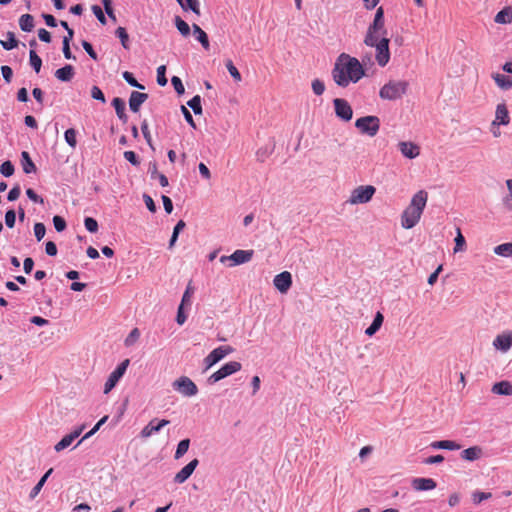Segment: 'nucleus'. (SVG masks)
I'll list each match as a JSON object with an SVG mask.
<instances>
[{
  "label": "nucleus",
  "instance_id": "nucleus-1",
  "mask_svg": "<svg viewBox=\"0 0 512 512\" xmlns=\"http://www.w3.org/2000/svg\"><path fill=\"white\" fill-rule=\"evenodd\" d=\"M332 76L337 85L347 87L350 82L356 83L364 76V69L358 59L342 53L335 62Z\"/></svg>",
  "mask_w": 512,
  "mask_h": 512
},
{
  "label": "nucleus",
  "instance_id": "nucleus-2",
  "mask_svg": "<svg viewBox=\"0 0 512 512\" xmlns=\"http://www.w3.org/2000/svg\"><path fill=\"white\" fill-rule=\"evenodd\" d=\"M427 199L428 194L424 190L413 195L410 204L401 215V225L404 229H411L417 225L426 207Z\"/></svg>",
  "mask_w": 512,
  "mask_h": 512
},
{
  "label": "nucleus",
  "instance_id": "nucleus-3",
  "mask_svg": "<svg viewBox=\"0 0 512 512\" xmlns=\"http://www.w3.org/2000/svg\"><path fill=\"white\" fill-rule=\"evenodd\" d=\"M386 35L387 30L385 28L384 22V9L383 7H379L376 10L373 22L369 25L367 29V33L364 38V43L373 44L375 38L386 37Z\"/></svg>",
  "mask_w": 512,
  "mask_h": 512
},
{
  "label": "nucleus",
  "instance_id": "nucleus-4",
  "mask_svg": "<svg viewBox=\"0 0 512 512\" xmlns=\"http://www.w3.org/2000/svg\"><path fill=\"white\" fill-rule=\"evenodd\" d=\"M407 86L406 81H389L380 89L379 96L385 100L399 99L406 93Z\"/></svg>",
  "mask_w": 512,
  "mask_h": 512
},
{
  "label": "nucleus",
  "instance_id": "nucleus-5",
  "mask_svg": "<svg viewBox=\"0 0 512 512\" xmlns=\"http://www.w3.org/2000/svg\"><path fill=\"white\" fill-rule=\"evenodd\" d=\"M376 192V188L372 185H361L354 188L347 200L350 205L366 204L371 201Z\"/></svg>",
  "mask_w": 512,
  "mask_h": 512
},
{
  "label": "nucleus",
  "instance_id": "nucleus-6",
  "mask_svg": "<svg viewBox=\"0 0 512 512\" xmlns=\"http://www.w3.org/2000/svg\"><path fill=\"white\" fill-rule=\"evenodd\" d=\"M355 127L359 129L362 134L373 137L380 129V120L377 116H364L356 120Z\"/></svg>",
  "mask_w": 512,
  "mask_h": 512
},
{
  "label": "nucleus",
  "instance_id": "nucleus-7",
  "mask_svg": "<svg viewBox=\"0 0 512 512\" xmlns=\"http://www.w3.org/2000/svg\"><path fill=\"white\" fill-rule=\"evenodd\" d=\"M376 49V61L379 66L384 67L390 60L389 39L387 37L375 38L373 44H366Z\"/></svg>",
  "mask_w": 512,
  "mask_h": 512
},
{
  "label": "nucleus",
  "instance_id": "nucleus-8",
  "mask_svg": "<svg viewBox=\"0 0 512 512\" xmlns=\"http://www.w3.org/2000/svg\"><path fill=\"white\" fill-rule=\"evenodd\" d=\"M242 368V365L240 362L238 361H230L226 364H224L220 369H218L216 372H214L213 374H211L208 379H207V382L209 384H215L216 382L240 371Z\"/></svg>",
  "mask_w": 512,
  "mask_h": 512
},
{
  "label": "nucleus",
  "instance_id": "nucleus-9",
  "mask_svg": "<svg viewBox=\"0 0 512 512\" xmlns=\"http://www.w3.org/2000/svg\"><path fill=\"white\" fill-rule=\"evenodd\" d=\"M233 352L234 348L229 345H223L215 348L203 360L205 370L210 369L212 366H214L223 358L232 354Z\"/></svg>",
  "mask_w": 512,
  "mask_h": 512
},
{
  "label": "nucleus",
  "instance_id": "nucleus-10",
  "mask_svg": "<svg viewBox=\"0 0 512 512\" xmlns=\"http://www.w3.org/2000/svg\"><path fill=\"white\" fill-rule=\"evenodd\" d=\"M175 391L184 397H193L198 393L196 384L187 376H181L172 383Z\"/></svg>",
  "mask_w": 512,
  "mask_h": 512
},
{
  "label": "nucleus",
  "instance_id": "nucleus-11",
  "mask_svg": "<svg viewBox=\"0 0 512 512\" xmlns=\"http://www.w3.org/2000/svg\"><path fill=\"white\" fill-rule=\"evenodd\" d=\"M129 359H125L123 362H121L116 369L109 375L107 381L104 384V393H109L118 383V381L123 377L125 374L128 366H129Z\"/></svg>",
  "mask_w": 512,
  "mask_h": 512
},
{
  "label": "nucleus",
  "instance_id": "nucleus-12",
  "mask_svg": "<svg viewBox=\"0 0 512 512\" xmlns=\"http://www.w3.org/2000/svg\"><path fill=\"white\" fill-rule=\"evenodd\" d=\"M254 251L253 250H235L231 255L229 256H221L220 262L226 263L227 261H230V266H236L241 265L244 263L249 262L253 257Z\"/></svg>",
  "mask_w": 512,
  "mask_h": 512
},
{
  "label": "nucleus",
  "instance_id": "nucleus-13",
  "mask_svg": "<svg viewBox=\"0 0 512 512\" xmlns=\"http://www.w3.org/2000/svg\"><path fill=\"white\" fill-rule=\"evenodd\" d=\"M335 114L341 120L348 122L352 119L353 110L347 100L336 98L333 100Z\"/></svg>",
  "mask_w": 512,
  "mask_h": 512
},
{
  "label": "nucleus",
  "instance_id": "nucleus-14",
  "mask_svg": "<svg viewBox=\"0 0 512 512\" xmlns=\"http://www.w3.org/2000/svg\"><path fill=\"white\" fill-rule=\"evenodd\" d=\"M85 428V424H81L80 426L76 427L72 432L65 435L58 443L55 444L54 450L56 452H61L68 448L72 442L82 434Z\"/></svg>",
  "mask_w": 512,
  "mask_h": 512
},
{
  "label": "nucleus",
  "instance_id": "nucleus-15",
  "mask_svg": "<svg viewBox=\"0 0 512 512\" xmlns=\"http://www.w3.org/2000/svg\"><path fill=\"white\" fill-rule=\"evenodd\" d=\"M273 284L281 293H286L292 285V276L288 271L277 274L273 279Z\"/></svg>",
  "mask_w": 512,
  "mask_h": 512
},
{
  "label": "nucleus",
  "instance_id": "nucleus-16",
  "mask_svg": "<svg viewBox=\"0 0 512 512\" xmlns=\"http://www.w3.org/2000/svg\"><path fill=\"white\" fill-rule=\"evenodd\" d=\"M398 148L401 154L408 159H414L418 157L420 154V147L417 144L410 141L399 142Z\"/></svg>",
  "mask_w": 512,
  "mask_h": 512
},
{
  "label": "nucleus",
  "instance_id": "nucleus-17",
  "mask_svg": "<svg viewBox=\"0 0 512 512\" xmlns=\"http://www.w3.org/2000/svg\"><path fill=\"white\" fill-rule=\"evenodd\" d=\"M198 464V459L190 461L175 475L174 482L178 484L184 483L192 475Z\"/></svg>",
  "mask_w": 512,
  "mask_h": 512
},
{
  "label": "nucleus",
  "instance_id": "nucleus-18",
  "mask_svg": "<svg viewBox=\"0 0 512 512\" xmlns=\"http://www.w3.org/2000/svg\"><path fill=\"white\" fill-rule=\"evenodd\" d=\"M156 419L151 420L140 432L141 437L149 438L169 424V420L162 419L155 424Z\"/></svg>",
  "mask_w": 512,
  "mask_h": 512
},
{
  "label": "nucleus",
  "instance_id": "nucleus-19",
  "mask_svg": "<svg viewBox=\"0 0 512 512\" xmlns=\"http://www.w3.org/2000/svg\"><path fill=\"white\" fill-rule=\"evenodd\" d=\"M148 99V94L133 91L129 98V108L132 112L137 113L141 105Z\"/></svg>",
  "mask_w": 512,
  "mask_h": 512
},
{
  "label": "nucleus",
  "instance_id": "nucleus-20",
  "mask_svg": "<svg viewBox=\"0 0 512 512\" xmlns=\"http://www.w3.org/2000/svg\"><path fill=\"white\" fill-rule=\"evenodd\" d=\"M437 484L432 478H414L412 480V487L416 491H428L436 488Z\"/></svg>",
  "mask_w": 512,
  "mask_h": 512
},
{
  "label": "nucleus",
  "instance_id": "nucleus-21",
  "mask_svg": "<svg viewBox=\"0 0 512 512\" xmlns=\"http://www.w3.org/2000/svg\"><path fill=\"white\" fill-rule=\"evenodd\" d=\"M493 346L503 352L508 351L512 347V334H500L494 341Z\"/></svg>",
  "mask_w": 512,
  "mask_h": 512
},
{
  "label": "nucleus",
  "instance_id": "nucleus-22",
  "mask_svg": "<svg viewBox=\"0 0 512 512\" xmlns=\"http://www.w3.org/2000/svg\"><path fill=\"white\" fill-rule=\"evenodd\" d=\"M509 114L505 104H498L495 113L493 125H507L509 123Z\"/></svg>",
  "mask_w": 512,
  "mask_h": 512
},
{
  "label": "nucleus",
  "instance_id": "nucleus-23",
  "mask_svg": "<svg viewBox=\"0 0 512 512\" xmlns=\"http://www.w3.org/2000/svg\"><path fill=\"white\" fill-rule=\"evenodd\" d=\"M483 455V450L479 446L469 447L461 452V458L466 461H476Z\"/></svg>",
  "mask_w": 512,
  "mask_h": 512
},
{
  "label": "nucleus",
  "instance_id": "nucleus-24",
  "mask_svg": "<svg viewBox=\"0 0 512 512\" xmlns=\"http://www.w3.org/2000/svg\"><path fill=\"white\" fill-rule=\"evenodd\" d=\"M75 74L74 68L71 65H65L59 68L55 72V77L63 82H69Z\"/></svg>",
  "mask_w": 512,
  "mask_h": 512
},
{
  "label": "nucleus",
  "instance_id": "nucleus-25",
  "mask_svg": "<svg viewBox=\"0 0 512 512\" xmlns=\"http://www.w3.org/2000/svg\"><path fill=\"white\" fill-rule=\"evenodd\" d=\"M112 106L114 107L118 118L124 123L127 122L128 117L125 113V101L119 97H116L112 100Z\"/></svg>",
  "mask_w": 512,
  "mask_h": 512
},
{
  "label": "nucleus",
  "instance_id": "nucleus-26",
  "mask_svg": "<svg viewBox=\"0 0 512 512\" xmlns=\"http://www.w3.org/2000/svg\"><path fill=\"white\" fill-rule=\"evenodd\" d=\"M433 449L459 450L461 445L451 440L434 441L430 444Z\"/></svg>",
  "mask_w": 512,
  "mask_h": 512
},
{
  "label": "nucleus",
  "instance_id": "nucleus-27",
  "mask_svg": "<svg viewBox=\"0 0 512 512\" xmlns=\"http://www.w3.org/2000/svg\"><path fill=\"white\" fill-rule=\"evenodd\" d=\"M384 316L381 312H377L371 325L365 330L367 336H373L382 326Z\"/></svg>",
  "mask_w": 512,
  "mask_h": 512
},
{
  "label": "nucleus",
  "instance_id": "nucleus-28",
  "mask_svg": "<svg viewBox=\"0 0 512 512\" xmlns=\"http://www.w3.org/2000/svg\"><path fill=\"white\" fill-rule=\"evenodd\" d=\"M494 21L498 24H509L512 22V8L511 7H505L501 11H499Z\"/></svg>",
  "mask_w": 512,
  "mask_h": 512
},
{
  "label": "nucleus",
  "instance_id": "nucleus-29",
  "mask_svg": "<svg viewBox=\"0 0 512 512\" xmlns=\"http://www.w3.org/2000/svg\"><path fill=\"white\" fill-rule=\"evenodd\" d=\"M492 392L498 395H512V385L508 381H500L493 385Z\"/></svg>",
  "mask_w": 512,
  "mask_h": 512
},
{
  "label": "nucleus",
  "instance_id": "nucleus-30",
  "mask_svg": "<svg viewBox=\"0 0 512 512\" xmlns=\"http://www.w3.org/2000/svg\"><path fill=\"white\" fill-rule=\"evenodd\" d=\"M194 35L196 36V39L201 43L202 47L205 50H208L210 47L209 39L204 30L200 28L197 24H193L192 26Z\"/></svg>",
  "mask_w": 512,
  "mask_h": 512
},
{
  "label": "nucleus",
  "instance_id": "nucleus-31",
  "mask_svg": "<svg viewBox=\"0 0 512 512\" xmlns=\"http://www.w3.org/2000/svg\"><path fill=\"white\" fill-rule=\"evenodd\" d=\"M21 157H22V167H23L24 173L30 174V173L35 172L36 166H35L34 162L32 161L29 153L27 151H23L21 153Z\"/></svg>",
  "mask_w": 512,
  "mask_h": 512
},
{
  "label": "nucleus",
  "instance_id": "nucleus-32",
  "mask_svg": "<svg viewBox=\"0 0 512 512\" xmlns=\"http://www.w3.org/2000/svg\"><path fill=\"white\" fill-rule=\"evenodd\" d=\"M19 26L24 32H31L34 28V18L30 14H23L19 19Z\"/></svg>",
  "mask_w": 512,
  "mask_h": 512
},
{
  "label": "nucleus",
  "instance_id": "nucleus-33",
  "mask_svg": "<svg viewBox=\"0 0 512 512\" xmlns=\"http://www.w3.org/2000/svg\"><path fill=\"white\" fill-rule=\"evenodd\" d=\"M493 79L496 84L504 90H509L512 87V78L503 74H494Z\"/></svg>",
  "mask_w": 512,
  "mask_h": 512
},
{
  "label": "nucleus",
  "instance_id": "nucleus-34",
  "mask_svg": "<svg viewBox=\"0 0 512 512\" xmlns=\"http://www.w3.org/2000/svg\"><path fill=\"white\" fill-rule=\"evenodd\" d=\"M455 246L453 249L454 253L463 252L466 249V240L463 236L461 229L459 227L456 228V237L454 239Z\"/></svg>",
  "mask_w": 512,
  "mask_h": 512
},
{
  "label": "nucleus",
  "instance_id": "nucleus-35",
  "mask_svg": "<svg viewBox=\"0 0 512 512\" xmlns=\"http://www.w3.org/2000/svg\"><path fill=\"white\" fill-rule=\"evenodd\" d=\"M494 253L501 257H511L512 256V242L500 244L493 249Z\"/></svg>",
  "mask_w": 512,
  "mask_h": 512
},
{
  "label": "nucleus",
  "instance_id": "nucleus-36",
  "mask_svg": "<svg viewBox=\"0 0 512 512\" xmlns=\"http://www.w3.org/2000/svg\"><path fill=\"white\" fill-rule=\"evenodd\" d=\"M108 420V416H104L102 417L96 424L95 426L90 430L88 431L78 442L77 444L74 446V448H77L83 441L89 439L90 437H92L100 428L101 426L106 423V421Z\"/></svg>",
  "mask_w": 512,
  "mask_h": 512
},
{
  "label": "nucleus",
  "instance_id": "nucleus-37",
  "mask_svg": "<svg viewBox=\"0 0 512 512\" xmlns=\"http://www.w3.org/2000/svg\"><path fill=\"white\" fill-rule=\"evenodd\" d=\"M0 44L3 47V49H5V50H12L15 47H17L18 41L16 40L15 35H14L13 32H8L7 33V40L6 41L1 40Z\"/></svg>",
  "mask_w": 512,
  "mask_h": 512
},
{
  "label": "nucleus",
  "instance_id": "nucleus-38",
  "mask_svg": "<svg viewBox=\"0 0 512 512\" xmlns=\"http://www.w3.org/2000/svg\"><path fill=\"white\" fill-rule=\"evenodd\" d=\"M189 446H190V440L189 439L181 440L178 443L177 449L175 451V455H174L175 459H180L181 457H183L184 454L188 451Z\"/></svg>",
  "mask_w": 512,
  "mask_h": 512
},
{
  "label": "nucleus",
  "instance_id": "nucleus-39",
  "mask_svg": "<svg viewBox=\"0 0 512 512\" xmlns=\"http://www.w3.org/2000/svg\"><path fill=\"white\" fill-rule=\"evenodd\" d=\"M174 21L181 35L188 36L190 34V26L180 16H176Z\"/></svg>",
  "mask_w": 512,
  "mask_h": 512
},
{
  "label": "nucleus",
  "instance_id": "nucleus-40",
  "mask_svg": "<svg viewBox=\"0 0 512 512\" xmlns=\"http://www.w3.org/2000/svg\"><path fill=\"white\" fill-rule=\"evenodd\" d=\"M29 60H30V65L34 69V71L36 73H39L41 66H42V60L34 50H30Z\"/></svg>",
  "mask_w": 512,
  "mask_h": 512
},
{
  "label": "nucleus",
  "instance_id": "nucleus-41",
  "mask_svg": "<svg viewBox=\"0 0 512 512\" xmlns=\"http://www.w3.org/2000/svg\"><path fill=\"white\" fill-rule=\"evenodd\" d=\"M187 105L193 110V112L198 115L202 113V106H201V98L199 95H195L193 98H191Z\"/></svg>",
  "mask_w": 512,
  "mask_h": 512
},
{
  "label": "nucleus",
  "instance_id": "nucleus-42",
  "mask_svg": "<svg viewBox=\"0 0 512 512\" xmlns=\"http://www.w3.org/2000/svg\"><path fill=\"white\" fill-rule=\"evenodd\" d=\"M193 294H194V288L192 287L191 282H190L187 285V287H186V289H185V291L183 293L180 305H182V306H190L191 305V298H192Z\"/></svg>",
  "mask_w": 512,
  "mask_h": 512
},
{
  "label": "nucleus",
  "instance_id": "nucleus-43",
  "mask_svg": "<svg viewBox=\"0 0 512 512\" xmlns=\"http://www.w3.org/2000/svg\"><path fill=\"white\" fill-rule=\"evenodd\" d=\"M64 138H65L66 143L70 147H72V148L76 147L77 140H76V130L75 129H73V128L67 129L64 133Z\"/></svg>",
  "mask_w": 512,
  "mask_h": 512
},
{
  "label": "nucleus",
  "instance_id": "nucleus-44",
  "mask_svg": "<svg viewBox=\"0 0 512 512\" xmlns=\"http://www.w3.org/2000/svg\"><path fill=\"white\" fill-rule=\"evenodd\" d=\"M139 337H140L139 329L138 328L132 329L124 341L125 346L130 347V346L134 345L138 341Z\"/></svg>",
  "mask_w": 512,
  "mask_h": 512
},
{
  "label": "nucleus",
  "instance_id": "nucleus-45",
  "mask_svg": "<svg viewBox=\"0 0 512 512\" xmlns=\"http://www.w3.org/2000/svg\"><path fill=\"white\" fill-rule=\"evenodd\" d=\"M199 0H184L183 10H191L193 13L200 15Z\"/></svg>",
  "mask_w": 512,
  "mask_h": 512
},
{
  "label": "nucleus",
  "instance_id": "nucleus-46",
  "mask_svg": "<svg viewBox=\"0 0 512 512\" xmlns=\"http://www.w3.org/2000/svg\"><path fill=\"white\" fill-rule=\"evenodd\" d=\"M116 36L120 39L122 46L127 49L128 48V42H129V36L125 28L118 27L115 31Z\"/></svg>",
  "mask_w": 512,
  "mask_h": 512
},
{
  "label": "nucleus",
  "instance_id": "nucleus-47",
  "mask_svg": "<svg viewBox=\"0 0 512 512\" xmlns=\"http://www.w3.org/2000/svg\"><path fill=\"white\" fill-rule=\"evenodd\" d=\"M141 131H142V134H143L147 144L150 146V148L152 150H154V146H153V143H152V137H151V134H150V131H149L147 120H144L141 123Z\"/></svg>",
  "mask_w": 512,
  "mask_h": 512
},
{
  "label": "nucleus",
  "instance_id": "nucleus-48",
  "mask_svg": "<svg viewBox=\"0 0 512 512\" xmlns=\"http://www.w3.org/2000/svg\"><path fill=\"white\" fill-rule=\"evenodd\" d=\"M313 93L317 96H321L325 91V84L320 79H314L311 83Z\"/></svg>",
  "mask_w": 512,
  "mask_h": 512
},
{
  "label": "nucleus",
  "instance_id": "nucleus-49",
  "mask_svg": "<svg viewBox=\"0 0 512 512\" xmlns=\"http://www.w3.org/2000/svg\"><path fill=\"white\" fill-rule=\"evenodd\" d=\"M0 173L4 176V177H10L13 175L14 173V165L12 164L11 161H5L1 164L0 166Z\"/></svg>",
  "mask_w": 512,
  "mask_h": 512
},
{
  "label": "nucleus",
  "instance_id": "nucleus-50",
  "mask_svg": "<svg viewBox=\"0 0 512 512\" xmlns=\"http://www.w3.org/2000/svg\"><path fill=\"white\" fill-rule=\"evenodd\" d=\"M123 78L125 79V81L132 87H136L138 89H144L145 87L140 84L136 79L135 77L133 76L132 73L128 72V71H125L123 73Z\"/></svg>",
  "mask_w": 512,
  "mask_h": 512
},
{
  "label": "nucleus",
  "instance_id": "nucleus-51",
  "mask_svg": "<svg viewBox=\"0 0 512 512\" xmlns=\"http://www.w3.org/2000/svg\"><path fill=\"white\" fill-rule=\"evenodd\" d=\"M103 7L105 9V13L108 15V17L113 21L116 22V16L114 14L113 9V2L112 0H102Z\"/></svg>",
  "mask_w": 512,
  "mask_h": 512
},
{
  "label": "nucleus",
  "instance_id": "nucleus-52",
  "mask_svg": "<svg viewBox=\"0 0 512 512\" xmlns=\"http://www.w3.org/2000/svg\"><path fill=\"white\" fill-rule=\"evenodd\" d=\"M226 68L235 81H241V74L231 60L226 62Z\"/></svg>",
  "mask_w": 512,
  "mask_h": 512
},
{
  "label": "nucleus",
  "instance_id": "nucleus-53",
  "mask_svg": "<svg viewBox=\"0 0 512 512\" xmlns=\"http://www.w3.org/2000/svg\"><path fill=\"white\" fill-rule=\"evenodd\" d=\"M165 73L166 67L164 65H161L157 68V83L162 87L167 84V78Z\"/></svg>",
  "mask_w": 512,
  "mask_h": 512
},
{
  "label": "nucleus",
  "instance_id": "nucleus-54",
  "mask_svg": "<svg viewBox=\"0 0 512 512\" xmlns=\"http://www.w3.org/2000/svg\"><path fill=\"white\" fill-rule=\"evenodd\" d=\"M84 225H85V228L90 232V233H95L98 231V223L97 221L92 218V217H86L84 219Z\"/></svg>",
  "mask_w": 512,
  "mask_h": 512
},
{
  "label": "nucleus",
  "instance_id": "nucleus-55",
  "mask_svg": "<svg viewBox=\"0 0 512 512\" xmlns=\"http://www.w3.org/2000/svg\"><path fill=\"white\" fill-rule=\"evenodd\" d=\"M45 233H46V228L43 223H36L34 225V234L38 241H41L44 238Z\"/></svg>",
  "mask_w": 512,
  "mask_h": 512
},
{
  "label": "nucleus",
  "instance_id": "nucleus-56",
  "mask_svg": "<svg viewBox=\"0 0 512 512\" xmlns=\"http://www.w3.org/2000/svg\"><path fill=\"white\" fill-rule=\"evenodd\" d=\"M53 224L57 232H62L66 229V221L61 216H54Z\"/></svg>",
  "mask_w": 512,
  "mask_h": 512
},
{
  "label": "nucleus",
  "instance_id": "nucleus-57",
  "mask_svg": "<svg viewBox=\"0 0 512 512\" xmlns=\"http://www.w3.org/2000/svg\"><path fill=\"white\" fill-rule=\"evenodd\" d=\"M16 213L14 210H8L5 214V224L9 228H13L15 225Z\"/></svg>",
  "mask_w": 512,
  "mask_h": 512
},
{
  "label": "nucleus",
  "instance_id": "nucleus-58",
  "mask_svg": "<svg viewBox=\"0 0 512 512\" xmlns=\"http://www.w3.org/2000/svg\"><path fill=\"white\" fill-rule=\"evenodd\" d=\"M171 83L175 89V91L181 95L184 93L185 89H184V85L181 81V79L177 76H173L172 79H171Z\"/></svg>",
  "mask_w": 512,
  "mask_h": 512
},
{
  "label": "nucleus",
  "instance_id": "nucleus-59",
  "mask_svg": "<svg viewBox=\"0 0 512 512\" xmlns=\"http://www.w3.org/2000/svg\"><path fill=\"white\" fill-rule=\"evenodd\" d=\"M91 97L95 100L101 101L102 103L106 102L105 96L98 86H93L91 88Z\"/></svg>",
  "mask_w": 512,
  "mask_h": 512
},
{
  "label": "nucleus",
  "instance_id": "nucleus-60",
  "mask_svg": "<svg viewBox=\"0 0 512 512\" xmlns=\"http://www.w3.org/2000/svg\"><path fill=\"white\" fill-rule=\"evenodd\" d=\"M124 158L134 166L140 164L139 158L134 151H125Z\"/></svg>",
  "mask_w": 512,
  "mask_h": 512
},
{
  "label": "nucleus",
  "instance_id": "nucleus-61",
  "mask_svg": "<svg viewBox=\"0 0 512 512\" xmlns=\"http://www.w3.org/2000/svg\"><path fill=\"white\" fill-rule=\"evenodd\" d=\"M92 11L94 13V15L96 16V18L98 19V21L105 25L106 24V17L102 11V9L98 6V5H93L92 6Z\"/></svg>",
  "mask_w": 512,
  "mask_h": 512
},
{
  "label": "nucleus",
  "instance_id": "nucleus-62",
  "mask_svg": "<svg viewBox=\"0 0 512 512\" xmlns=\"http://www.w3.org/2000/svg\"><path fill=\"white\" fill-rule=\"evenodd\" d=\"M491 496H492V494L489 492L477 491L473 494V501H474V503H480L484 500L491 498Z\"/></svg>",
  "mask_w": 512,
  "mask_h": 512
},
{
  "label": "nucleus",
  "instance_id": "nucleus-63",
  "mask_svg": "<svg viewBox=\"0 0 512 512\" xmlns=\"http://www.w3.org/2000/svg\"><path fill=\"white\" fill-rule=\"evenodd\" d=\"M82 47L93 60L98 59L97 54L93 49V46L88 41H82Z\"/></svg>",
  "mask_w": 512,
  "mask_h": 512
},
{
  "label": "nucleus",
  "instance_id": "nucleus-64",
  "mask_svg": "<svg viewBox=\"0 0 512 512\" xmlns=\"http://www.w3.org/2000/svg\"><path fill=\"white\" fill-rule=\"evenodd\" d=\"M271 154V150L268 147L260 148L256 152L257 159L264 162L265 159Z\"/></svg>",
  "mask_w": 512,
  "mask_h": 512
}]
</instances>
